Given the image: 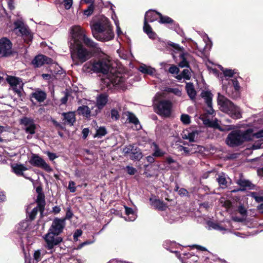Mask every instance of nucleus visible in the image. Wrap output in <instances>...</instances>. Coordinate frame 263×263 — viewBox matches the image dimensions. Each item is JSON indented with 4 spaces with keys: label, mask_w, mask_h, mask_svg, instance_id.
I'll return each instance as SVG.
<instances>
[{
    "label": "nucleus",
    "mask_w": 263,
    "mask_h": 263,
    "mask_svg": "<svg viewBox=\"0 0 263 263\" xmlns=\"http://www.w3.org/2000/svg\"><path fill=\"white\" fill-rule=\"evenodd\" d=\"M70 33L69 44L70 55L74 65H81L91 57V52L85 48L82 43L96 52L101 51L98 44L87 36L85 30L80 26H72L70 28Z\"/></svg>",
    "instance_id": "nucleus-1"
},
{
    "label": "nucleus",
    "mask_w": 263,
    "mask_h": 263,
    "mask_svg": "<svg viewBox=\"0 0 263 263\" xmlns=\"http://www.w3.org/2000/svg\"><path fill=\"white\" fill-rule=\"evenodd\" d=\"M93 63L95 72H101L105 75L103 82L108 87L123 88L125 80L124 75L110 67V61L106 55L101 60L94 61Z\"/></svg>",
    "instance_id": "nucleus-2"
},
{
    "label": "nucleus",
    "mask_w": 263,
    "mask_h": 263,
    "mask_svg": "<svg viewBox=\"0 0 263 263\" xmlns=\"http://www.w3.org/2000/svg\"><path fill=\"white\" fill-rule=\"evenodd\" d=\"M90 25L92 35L97 40L107 42L114 37L112 27L106 17L100 16L96 21H92Z\"/></svg>",
    "instance_id": "nucleus-3"
},
{
    "label": "nucleus",
    "mask_w": 263,
    "mask_h": 263,
    "mask_svg": "<svg viewBox=\"0 0 263 263\" xmlns=\"http://www.w3.org/2000/svg\"><path fill=\"white\" fill-rule=\"evenodd\" d=\"M253 130L251 128L243 131L233 130L228 136L226 142L231 147H235L241 145L243 142L251 140L253 138Z\"/></svg>",
    "instance_id": "nucleus-4"
},
{
    "label": "nucleus",
    "mask_w": 263,
    "mask_h": 263,
    "mask_svg": "<svg viewBox=\"0 0 263 263\" xmlns=\"http://www.w3.org/2000/svg\"><path fill=\"white\" fill-rule=\"evenodd\" d=\"M217 102L220 110L228 114L232 118L238 119L241 118L240 108L219 93H218Z\"/></svg>",
    "instance_id": "nucleus-5"
},
{
    "label": "nucleus",
    "mask_w": 263,
    "mask_h": 263,
    "mask_svg": "<svg viewBox=\"0 0 263 263\" xmlns=\"http://www.w3.org/2000/svg\"><path fill=\"white\" fill-rule=\"evenodd\" d=\"M164 97V93H157L154 98V105L158 114L167 117L171 115L172 103L168 100H162Z\"/></svg>",
    "instance_id": "nucleus-6"
},
{
    "label": "nucleus",
    "mask_w": 263,
    "mask_h": 263,
    "mask_svg": "<svg viewBox=\"0 0 263 263\" xmlns=\"http://www.w3.org/2000/svg\"><path fill=\"white\" fill-rule=\"evenodd\" d=\"M14 30L16 34H20L24 39V41L29 43L32 39V34L29 29L26 26L22 19H18L14 23Z\"/></svg>",
    "instance_id": "nucleus-7"
},
{
    "label": "nucleus",
    "mask_w": 263,
    "mask_h": 263,
    "mask_svg": "<svg viewBox=\"0 0 263 263\" xmlns=\"http://www.w3.org/2000/svg\"><path fill=\"white\" fill-rule=\"evenodd\" d=\"M169 45L173 47L174 51L180 53V60L179 66L182 68L189 67V63L192 61V57L187 52H183V48L180 47L178 44L171 43Z\"/></svg>",
    "instance_id": "nucleus-8"
},
{
    "label": "nucleus",
    "mask_w": 263,
    "mask_h": 263,
    "mask_svg": "<svg viewBox=\"0 0 263 263\" xmlns=\"http://www.w3.org/2000/svg\"><path fill=\"white\" fill-rule=\"evenodd\" d=\"M29 162L33 166L40 167L47 172H51L52 168L45 160L39 155L32 154L29 160Z\"/></svg>",
    "instance_id": "nucleus-9"
},
{
    "label": "nucleus",
    "mask_w": 263,
    "mask_h": 263,
    "mask_svg": "<svg viewBox=\"0 0 263 263\" xmlns=\"http://www.w3.org/2000/svg\"><path fill=\"white\" fill-rule=\"evenodd\" d=\"M58 235L49 231L48 233L44 236L46 248L52 250L55 246L58 245L62 241V238L58 236Z\"/></svg>",
    "instance_id": "nucleus-10"
},
{
    "label": "nucleus",
    "mask_w": 263,
    "mask_h": 263,
    "mask_svg": "<svg viewBox=\"0 0 263 263\" xmlns=\"http://www.w3.org/2000/svg\"><path fill=\"white\" fill-rule=\"evenodd\" d=\"M208 225L210 229L218 230L222 234L230 233L232 231V226L231 222L229 221L221 222L219 223L213 221H208Z\"/></svg>",
    "instance_id": "nucleus-11"
},
{
    "label": "nucleus",
    "mask_w": 263,
    "mask_h": 263,
    "mask_svg": "<svg viewBox=\"0 0 263 263\" xmlns=\"http://www.w3.org/2000/svg\"><path fill=\"white\" fill-rule=\"evenodd\" d=\"M201 119L202 120L204 125L209 127L217 128L221 131L225 130H229L233 129L235 128V126L232 125H228L224 128H221L219 126L218 120L217 119H215L214 120H210L209 119H208L205 115H202L201 116Z\"/></svg>",
    "instance_id": "nucleus-12"
},
{
    "label": "nucleus",
    "mask_w": 263,
    "mask_h": 263,
    "mask_svg": "<svg viewBox=\"0 0 263 263\" xmlns=\"http://www.w3.org/2000/svg\"><path fill=\"white\" fill-rule=\"evenodd\" d=\"M12 45L11 42L6 39L0 40V57H7L12 52Z\"/></svg>",
    "instance_id": "nucleus-13"
},
{
    "label": "nucleus",
    "mask_w": 263,
    "mask_h": 263,
    "mask_svg": "<svg viewBox=\"0 0 263 263\" xmlns=\"http://www.w3.org/2000/svg\"><path fill=\"white\" fill-rule=\"evenodd\" d=\"M6 80L16 93H21L23 86V83L21 79L13 76H7Z\"/></svg>",
    "instance_id": "nucleus-14"
},
{
    "label": "nucleus",
    "mask_w": 263,
    "mask_h": 263,
    "mask_svg": "<svg viewBox=\"0 0 263 263\" xmlns=\"http://www.w3.org/2000/svg\"><path fill=\"white\" fill-rule=\"evenodd\" d=\"M65 226V219L56 218L53 220L49 231L54 234H60L63 231Z\"/></svg>",
    "instance_id": "nucleus-15"
},
{
    "label": "nucleus",
    "mask_w": 263,
    "mask_h": 263,
    "mask_svg": "<svg viewBox=\"0 0 263 263\" xmlns=\"http://www.w3.org/2000/svg\"><path fill=\"white\" fill-rule=\"evenodd\" d=\"M108 101V96L106 93H101L96 97V109L92 115H96L105 106Z\"/></svg>",
    "instance_id": "nucleus-16"
},
{
    "label": "nucleus",
    "mask_w": 263,
    "mask_h": 263,
    "mask_svg": "<svg viewBox=\"0 0 263 263\" xmlns=\"http://www.w3.org/2000/svg\"><path fill=\"white\" fill-rule=\"evenodd\" d=\"M21 124L24 126V129L27 133L31 135L35 133L36 125L33 119L25 117L21 120Z\"/></svg>",
    "instance_id": "nucleus-17"
},
{
    "label": "nucleus",
    "mask_w": 263,
    "mask_h": 263,
    "mask_svg": "<svg viewBox=\"0 0 263 263\" xmlns=\"http://www.w3.org/2000/svg\"><path fill=\"white\" fill-rule=\"evenodd\" d=\"M52 60L49 58L43 55H39L34 58L32 63L34 67H39L45 63L50 64L52 63Z\"/></svg>",
    "instance_id": "nucleus-18"
},
{
    "label": "nucleus",
    "mask_w": 263,
    "mask_h": 263,
    "mask_svg": "<svg viewBox=\"0 0 263 263\" xmlns=\"http://www.w3.org/2000/svg\"><path fill=\"white\" fill-rule=\"evenodd\" d=\"M62 115L63 116V120L65 124H67L71 126L76 121L75 114L74 112L70 111L68 112H63Z\"/></svg>",
    "instance_id": "nucleus-19"
},
{
    "label": "nucleus",
    "mask_w": 263,
    "mask_h": 263,
    "mask_svg": "<svg viewBox=\"0 0 263 263\" xmlns=\"http://www.w3.org/2000/svg\"><path fill=\"white\" fill-rule=\"evenodd\" d=\"M159 13H160L152 10L147 11L145 14L144 21L153 22L157 20L159 17Z\"/></svg>",
    "instance_id": "nucleus-20"
},
{
    "label": "nucleus",
    "mask_w": 263,
    "mask_h": 263,
    "mask_svg": "<svg viewBox=\"0 0 263 263\" xmlns=\"http://www.w3.org/2000/svg\"><path fill=\"white\" fill-rule=\"evenodd\" d=\"M138 69L142 73L151 76L155 74L156 72V70L154 68L147 66L145 64H141L138 67Z\"/></svg>",
    "instance_id": "nucleus-21"
},
{
    "label": "nucleus",
    "mask_w": 263,
    "mask_h": 263,
    "mask_svg": "<svg viewBox=\"0 0 263 263\" xmlns=\"http://www.w3.org/2000/svg\"><path fill=\"white\" fill-rule=\"evenodd\" d=\"M185 90L191 100H195L196 99L197 93L193 83H186Z\"/></svg>",
    "instance_id": "nucleus-22"
},
{
    "label": "nucleus",
    "mask_w": 263,
    "mask_h": 263,
    "mask_svg": "<svg viewBox=\"0 0 263 263\" xmlns=\"http://www.w3.org/2000/svg\"><path fill=\"white\" fill-rule=\"evenodd\" d=\"M126 115L127 116V120L135 125L136 129L139 130L141 128V125H140L138 118L134 114L127 111L126 113Z\"/></svg>",
    "instance_id": "nucleus-23"
},
{
    "label": "nucleus",
    "mask_w": 263,
    "mask_h": 263,
    "mask_svg": "<svg viewBox=\"0 0 263 263\" xmlns=\"http://www.w3.org/2000/svg\"><path fill=\"white\" fill-rule=\"evenodd\" d=\"M151 147L153 151V156H155V157H161L165 154V151L161 149L155 142H153Z\"/></svg>",
    "instance_id": "nucleus-24"
},
{
    "label": "nucleus",
    "mask_w": 263,
    "mask_h": 263,
    "mask_svg": "<svg viewBox=\"0 0 263 263\" xmlns=\"http://www.w3.org/2000/svg\"><path fill=\"white\" fill-rule=\"evenodd\" d=\"M149 200L152 205L154 206L155 208L163 210L166 207L165 203L163 201L156 198L155 197L151 198Z\"/></svg>",
    "instance_id": "nucleus-25"
},
{
    "label": "nucleus",
    "mask_w": 263,
    "mask_h": 263,
    "mask_svg": "<svg viewBox=\"0 0 263 263\" xmlns=\"http://www.w3.org/2000/svg\"><path fill=\"white\" fill-rule=\"evenodd\" d=\"M125 214L127 215V217L125 218V220L126 221H134L137 218V214L135 212L130 208L127 207V206H124Z\"/></svg>",
    "instance_id": "nucleus-26"
},
{
    "label": "nucleus",
    "mask_w": 263,
    "mask_h": 263,
    "mask_svg": "<svg viewBox=\"0 0 263 263\" xmlns=\"http://www.w3.org/2000/svg\"><path fill=\"white\" fill-rule=\"evenodd\" d=\"M13 172L19 176H23V172L27 170V168L22 164H15L11 166Z\"/></svg>",
    "instance_id": "nucleus-27"
},
{
    "label": "nucleus",
    "mask_w": 263,
    "mask_h": 263,
    "mask_svg": "<svg viewBox=\"0 0 263 263\" xmlns=\"http://www.w3.org/2000/svg\"><path fill=\"white\" fill-rule=\"evenodd\" d=\"M197 134L196 131L189 132L188 130H185L182 134V138L183 139L189 140L190 142H194Z\"/></svg>",
    "instance_id": "nucleus-28"
},
{
    "label": "nucleus",
    "mask_w": 263,
    "mask_h": 263,
    "mask_svg": "<svg viewBox=\"0 0 263 263\" xmlns=\"http://www.w3.org/2000/svg\"><path fill=\"white\" fill-rule=\"evenodd\" d=\"M142 157L143 155L140 149L136 146H135L129 155L130 158L133 160H140Z\"/></svg>",
    "instance_id": "nucleus-29"
},
{
    "label": "nucleus",
    "mask_w": 263,
    "mask_h": 263,
    "mask_svg": "<svg viewBox=\"0 0 263 263\" xmlns=\"http://www.w3.org/2000/svg\"><path fill=\"white\" fill-rule=\"evenodd\" d=\"M143 30L150 39H154L156 37V34L153 31L151 26L146 21H144Z\"/></svg>",
    "instance_id": "nucleus-30"
},
{
    "label": "nucleus",
    "mask_w": 263,
    "mask_h": 263,
    "mask_svg": "<svg viewBox=\"0 0 263 263\" xmlns=\"http://www.w3.org/2000/svg\"><path fill=\"white\" fill-rule=\"evenodd\" d=\"M36 202L37 203V206H39L40 212L42 213L44 211L45 205L44 195L42 193H39L36 199Z\"/></svg>",
    "instance_id": "nucleus-31"
},
{
    "label": "nucleus",
    "mask_w": 263,
    "mask_h": 263,
    "mask_svg": "<svg viewBox=\"0 0 263 263\" xmlns=\"http://www.w3.org/2000/svg\"><path fill=\"white\" fill-rule=\"evenodd\" d=\"M77 111L79 115H82L86 117L91 115L90 107L88 106L83 105L78 107Z\"/></svg>",
    "instance_id": "nucleus-32"
},
{
    "label": "nucleus",
    "mask_w": 263,
    "mask_h": 263,
    "mask_svg": "<svg viewBox=\"0 0 263 263\" xmlns=\"http://www.w3.org/2000/svg\"><path fill=\"white\" fill-rule=\"evenodd\" d=\"M203 40L205 43V45H201V44H198L197 43H195L197 48L200 51H204L209 45L210 47H211L212 44L211 41L206 35L203 36Z\"/></svg>",
    "instance_id": "nucleus-33"
},
{
    "label": "nucleus",
    "mask_w": 263,
    "mask_h": 263,
    "mask_svg": "<svg viewBox=\"0 0 263 263\" xmlns=\"http://www.w3.org/2000/svg\"><path fill=\"white\" fill-rule=\"evenodd\" d=\"M32 97L38 102H42L45 100L46 98V94L43 91H36L32 94Z\"/></svg>",
    "instance_id": "nucleus-34"
},
{
    "label": "nucleus",
    "mask_w": 263,
    "mask_h": 263,
    "mask_svg": "<svg viewBox=\"0 0 263 263\" xmlns=\"http://www.w3.org/2000/svg\"><path fill=\"white\" fill-rule=\"evenodd\" d=\"M201 95V97L205 100V102L207 106L212 105V95L210 92L208 91H203Z\"/></svg>",
    "instance_id": "nucleus-35"
},
{
    "label": "nucleus",
    "mask_w": 263,
    "mask_h": 263,
    "mask_svg": "<svg viewBox=\"0 0 263 263\" xmlns=\"http://www.w3.org/2000/svg\"><path fill=\"white\" fill-rule=\"evenodd\" d=\"M178 151L182 155L185 156H189L193 154V152L190 149V146L185 147L182 145H180L177 147Z\"/></svg>",
    "instance_id": "nucleus-36"
},
{
    "label": "nucleus",
    "mask_w": 263,
    "mask_h": 263,
    "mask_svg": "<svg viewBox=\"0 0 263 263\" xmlns=\"http://www.w3.org/2000/svg\"><path fill=\"white\" fill-rule=\"evenodd\" d=\"M83 70L85 72H95L93 61H89L85 63L83 67Z\"/></svg>",
    "instance_id": "nucleus-37"
},
{
    "label": "nucleus",
    "mask_w": 263,
    "mask_h": 263,
    "mask_svg": "<svg viewBox=\"0 0 263 263\" xmlns=\"http://www.w3.org/2000/svg\"><path fill=\"white\" fill-rule=\"evenodd\" d=\"M176 78L179 80H181L183 78L186 80H190L191 78V72L189 69H184L180 74L177 76Z\"/></svg>",
    "instance_id": "nucleus-38"
},
{
    "label": "nucleus",
    "mask_w": 263,
    "mask_h": 263,
    "mask_svg": "<svg viewBox=\"0 0 263 263\" xmlns=\"http://www.w3.org/2000/svg\"><path fill=\"white\" fill-rule=\"evenodd\" d=\"M159 22L160 24H172L173 20L167 16H164L161 13H159Z\"/></svg>",
    "instance_id": "nucleus-39"
},
{
    "label": "nucleus",
    "mask_w": 263,
    "mask_h": 263,
    "mask_svg": "<svg viewBox=\"0 0 263 263\" xmlns=\"http://www.w3.org/2000/svg\"><path fill=\"white\" fill-rule=\"evenodd\" d=\"M223 75L226 78H232L237 73L235 70L229 69H221Z\"/></svg>",
    "instance_id": "nucleus-40"
},
{
    "label": "nucleus",
    "mask_w": 263,
    "mask_h": 263,
    "mask_svg": "<svg viewBox=\"0 0 263 263\" xmlns=\"http://www.w3.org/2000/svg\"><path fill=\"white\" fill-rule=\"evenodd\" d=\"M166 91L168 93H172L177 97H181L182 95V90L178 87L167 88Z\"/></svg>",
    "instance_id": "nucleus-41"
},
{
    "label": "nucleus",
    "mask_w": 263,
    "mask_h": 263,
    "mask_svg": "<svg viewBox=\"0 0 263 263\" xmlns=\"http://www.w3.org/2000/svg\"><path fill=\"white\" fill-rule=\"evenodd\" d=\"M43 255L44 254L42 253V251L41 250L35 251L33 254V259L36 262H38L42 259Z\"/></svg>",
    "instance_id": "nucleus-42"
},
{
    "label": "nucleus",
    "mask_w": 263,
    "mask_h": 263,
    "mask_svg": "<svg viewBox=\"0 0 263 263\" xmlns=\"http://www.w3.org/2000/svg\"><path fill=\"white\" fill-rule=\"evenodd\" d=\"M237 183L242 187H249L251 189L252 183L248 180L244 179H239L237 181Z\"/></svg>",
    "instance_id": "nucleus-43"
},
{
    "label": "nucleus",
    "mask_w": 263,
    "mask_h": 263,
    "mask_svg": "<svg viewBox=\"0 0 263 263\" xmlns=\"http://www.w3.org/2000/svg\"><path fill=\"white\" fill-rule=\"evenodd\" d=\"M106 134V129L104 127H100L97 130L95 137H100Z\"/></svg>",
    "instance_id": "nucleus-44"
},
{
    "label": "nucleus",
    "mask_w": 263,
    "mask_h": 263,
    "mask_svg": "<svg viewBox=\"0 0 263 263\" xmlns=\"http://www.w3.org/2000/svg\"><path fill=\"white\" fill-rule=\"evenodd\" d=\"M217 180L220 185L226 186L227 181L223 174L219 175Z\"/></svg>",
    "instance_id": "nucleus-45"
},
{
    "label": "nucleus",
    "mask_w": 263,
    "mask_h": 263,
    "mask_svg": "<svg viewBox=\"0 0 263 263\" xmlns=\"http://www.w3.org/2000/svg\"><path fill=\"white\" fill-rule=\"evenodd\" d=\"M135 147V146L133 145H128L123 149V152L125 155L129 156Z\"/></svg>",
    "instance_id": "nucleus-46"
},
{
    "label": "nucleus",
    "mask_w": 263,
    "mask_h": 263,
    "mask_svg": "<svg viewBox=\"0 0 263 263\" xmlns=\"http://www.w3.org/2000/svg\"><path fill=\"white\" fill-rule=\"evenodd\" d=\"M93 10H94V6H93V4H90L88 6V8L84 11V14L85 15L88 16L92 13Z\"/></svg>",
    "instance_id": "nucleus-47"
},
{
    "label": "nucleus",
    "mask_w": 263,
    "mask_h": 263,
    "mask_svg": "<svg viewBox=\"0 0 263 263\" xmlns=\"http://www.w3.org/2000/svg\"><path fill=\"white\" fill-rule=\"evenodd\" d=\"M38 211H40V209L39 206H37L35 208H34L31 213L29 214V218L31 220H33L34 219L36 215L37 214Z\"/></svg>",
    "instance_id": "nucleus-48"
},
{
    "label": "nucleus",
    "mask_w": 263,
    "mask_h": 263,
    "mask_svg": "<svg viewBox=\"0 0 263 263\" xmlns=\"http://www.w3.org/2000/svg\"><path fill=\"white\" fill-rule=\"evenodd\" d=\"M230 82H231L233 84V85L234 87V89L236 91H238L240 89V86L239 82L238 81L237 78H234L232 79H231L230 80Z\"/></svg>",
    "instance_id": "nucleus-49"
},
{
    "label": "nucleus",
    "mask_w": 263,
    "mask_h": 263,
    "mask_svg": "<svg viewBox=\"0 0 263 263\" xmlns=\"http://www.w3.org/2000/svg\"><path fill=\"white\" fill-rule=\"evenodd\" d=\"M181 120L184 124H189L191 121L190 116L186 114H183L181 115Z\"/></svg>",
    "instance_id": "nucleus-50"
},
{
    "label": "nucleus",
    "mask_w": 263,
    "mask_h": 263,
    "mask_svg": "<svg viewBox=\"0 0 263 263\" xmlns=\"http://www.w3.org/2000/svg\"><path fill=\"white\" fill-rule=\"evenodd\" d=\"M190 149L193 152V154L196 153L201 150V147L197 144H191L189 145Z\"/></svg>",
    "instance_id": "nucleus-51"
},
{
    "label": "nucleus",
    "mask_w": 263,
    "mask_h": 263,
    "mask_svg": "<svg viewBox=\"0 0 263 263\" xmlns=\"http://www.w3.org/2000/svg\"><path fill=\"white\" fill-rule=\"evenodd\" d=\"M108 4L110 6V10L112 11V14H111V18L114 20V23H115L116 21H118L117 16L115 13V11L114 9V7H115L113 4L110 3V2H108Z\"/></svg>",
    "instance_id": "nucleus-52"
},
{
    "label": "nucleus",
    "mask_w": 263,
    "mask_h": 263,
    "mask_svg": "<svg viewBox=\"0 0 263 263\" xmlns=\"http://www.w3.org/2000/svg\"><path fill=\"white\" fill-rule=\"evenodd\" d=\"M250 196L254 198L257 202L263 201V197L257 196V193L255 192H251Z\"/></svg>",
    "instance_id": "nucleus-53"
},
{
    "label": "nucleus",
    "mask_w": 263,
    "mask_h": 263,
    "mask_svg": "<svg viewBox=\"0 0 263 263\" xmlns=\"http://www.w3.org/2000/svg\"><path fill=\"white\" fill-rule=\"evenodd\" d=\"M111 118L115 120H117L119 118L120 115L118 111L115 109L111 110Z\"/></svg>",
    "instance_id": "nucleus-54"
},
{
    "label": "nucleus",
    "mask_w": 263,
    "mask_h": 263,
    "mask_svg": "<svg viewBox=\"0 0 263 263\" xmlns=\"http://www.w3.org/2000/svg\"><path fill=\"white\" fill-rule=\"evenodd\" d=\"M168 71L172 74H177L179 72V68L176 66L173 65L170 67Z\"/></svg>",
    "instance_id": "nucleus-55"
},
{
    "label": "nucleus",
    "mask_w": 263,
    "mask_h": 263,
    "mask_svg": "<svg viewBox=\"0 0 263 263\" xmlns=\"http://www.w3.org/2000/svg\"><path fill=\"white\" fill-rule=\"evenodd\" d=\"M28 223L26 221H24L21 223H20L18 225L19 227H22V228L20 229V230H18L20 233H21L22 232H23L25 230V229L28 227Z\"/></svg>",
    "instance_id": "nucleus-56"
},
{
    "label": "nucleus",
    "mask_w": 263,
    "mask_h": 263,
    "mask_svg": "<svg viewBox=\"0 0 263 263\" xmlns=\"http://www.w3.org/2000/svg\"><path fill=\"white\" fill-rule=\"evenodd\" d=\"M126 168L127 170V173L130 175H134L137 172V170L135 168L130 166H127Z\"/></svg>",
    "instance_id": "nucleus-57"
},
{
    "label": "nucleus",
    "mask_w": 263,
    "mask_h": 263,
    "mask_svg": "<svg viewBox=\"0 0 263 263\" xmlns=\"http://www.w3.org/2000/svg\"><path fill=\"white\" fill-rule=\"evenodd\" d=\"M68 188L71 192L74 193L76 191L74 182L72 181H70L69 182Z\"/></svg>",
    "instance_id": "nucleus-58"
},
{
    "label": "nucleus",
    "mask_w": 263,
    "mask_h": 263,
    "mask_svg": "<svg viewBox=\"0 0 263 263\" xmlns=\"http://www.w3.org/2000/svg\"><path fill=\"white\" fill-rule=\"evenodd\" d=\"M82 234V231L81 230L78 229L73 234V239L74 240H78V238L79 237L81 236Z\"/></svg>",
    "instance_id": "nucleus-59"
},
{
    "label": "nucleus",
    "mask_w": 263,
    "mask_h": 263,
    "mask_svg": "<svg viewBox=\"0 0 263 263\" xmlns=\"http://www.w3.org/2000/svg\"><path fill=\"white\" fill-rule=\"evenodd\" d=\"M262 144V142L261 140H259L258 142L255 143V144H254L252 147V149H259V148H262V146H261V144Z\"/></svg>",
    "instance_id": "nucleus-60"
},
{
    "label": "nucleus",
    "mask_w": 263,
    "mask_h": 263,
    "mask_svg": "<svg viewBox=\"0 0 263 263\" xmlns=\"http://www.w3.org/2000/svg\"><path fill=\"white\" fill-rule=\"evenodd\" d=\"M64 7L65 9H69L72 4V0H64Z\"/></svg>",
    "instance_id": "nucleus-61"
},
{
    "label": "nucleus",
    "mask_w": 263,
    "mask_h": 263,
    "mask_svg": "<svg viewBox=\"0 0 263 263\" xmlns=\"http://www.w3.org/2000/svg\"><path fill=\"white\" fill-rule=\"evenodd\" d=\"M239 213L242 216H246L247 215L246 209L242 205L239 206L238 209Z\"/></svg>",
    "instance_id": "nucleus-62"
},
{
    "label": "nucleus",
    "mask_w": 263,
    "mask_h": 263,
    "mask_svg": "<svg viewBox=\"0 0 263 263\" xmlns=\"http://www.w3.org/2000/svg\"><path fill=\"white\" fill-rule=\"evenodd\" d=\"M73 215V214L72 212L71 211L70 209L69 208L67 209L66 211V216L65 218H64L65 219H70Z\"/></svg>",
    "instance_id": "nucleus-63"
},
{
    "label": "nucleus",
    "mask_w": 263,
    "mask_h": 263,
    "mask_svg": "<svg viewBox=\"0 0 263 263\" xmlns=\"http://www.w3.org/2000/svg\"><path fill=\"white\" fill-rule=\"evenodd\" d=\"M253 136H255L257 138L263 137V129L258 131L257 133L254 134L253 133Z\"/></svg>",
    "instance_id": "nucleus-64"
}]
</instances>
